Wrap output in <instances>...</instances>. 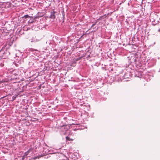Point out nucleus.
<instances>
[{"label":"nucleus","mask_w":160,"mask_h":160,"mask_svg":"<svg viewBox=\"0 0 160 160\" xmlns=\"http://www.w3.org/2000/svg\"><path fill=\"white\" fill-rule=\"evenodd\" d=\"M13 3L15 7L19 6L20 5V0H14Z\"/></svg>","instance_id":"1"},{"label":"nucleus","mask_w":160,"mask_h":160,"mask_svg":"<svg viewBox=\"0 0 160 160\" xmlns=\"http://www.w3.org/2000/svg\"><path fill=\"white\" fill-rule=\"evenodd\" d=\"M55 12L54 11H53L52 12H51V15L50 16V18L52 19H54L55 18Z\"/></svg>","instance_id":"2"},{"label":"nucleus","mask_w":160,"mask_h":160,"mask_svg":"<svg viewBox=\"0 0 160 160\" xmlns=\"http://www.w3.org/2000/svg\"><path fill=\"white\" fill-rule=\"evenodd\" d=\"M27 112V109H26V108H25L24 109V110H23V115L24 116H25V117H26V116H27V114H26Z\"/></svg>","instance_id":"3"},{"label":"nucleus","mask_w":160,"mask_h":160,"mask_svg":"<svg viewBox=\"0 0 160 160\" xmlns=\"http://www.w3.org/2000/svg\"><path fill=\"white\" fill-rule=\"evenodd\" d=\"M30 151H31V150L29 149L27 152H26L25 153V155H24V157L25 156H26L28 154V153L30 152Z\"/></svg>","instance_id":"4"},{"label":"nucleus","mask_w":160,"mask_h":160,"mask_svg":"<svg viewBox=\"0 0 160 160\" xmlns=\"http://www.w3.org/2000/svg\"><path fill=\"white\" fill-rule=\"evenodd\" d=\"M29 16L28 15H25L23 17H22V18H29Z\"/></svg>","instance_id":"5"},{"label":"nucleus","mask_w":160,"mask_h":160,"mask_svg":"<svg viewBox=\"0 0 160 160\" xmlns=\"http://www.w3.org/2000/svg\"><path fill=\"white\" fill-rule=\"evenodd\" d=\"M18 95H15H15H14V96H13L12 97V99H13V100H15V99H16V97H18Z\"/></svg>","instance_id":"6"},{"label":"nucleus","mask_w":160,"mask_h":160,"mask_svg":"<svg viewBox=\"0 0 160 160\" xmlns=\"http://www.w3.org/2000/svg\"><path fill=\"white\" fill-rule=\"evenodd\" d=\"M66 139L68 140V141H70V138L69 137H66Z\"/></svg>","instance_id":"7"},{"label":"nucleus","mask_w":160,"mask_h":160,"mask_svg":"<svg viewBox=\"0 0 160 160\" xmlns=\"http://www.w3.org/2000/svg\"><path fill=\"white\" fill-rule=\"evenodd\" d=\"M106 16V15H104V16H102V17H101L100 18L98 19V20H101L102 19L101 18H103L104 17V16Z\"/></svg>","instance_id":"8"},{"label":"nucleus","mask_w":160,"mask_h":160,"mask_svg":"<svg viewBox=\"0 0 160 160\" xmlns=\"http://www.w3.org/2000/svg\"><path fill=\"white\" fill-rule=\"evenodd\" d=\"M37 158V157H34V159H36V158Z\"/></svg>","instance_id":"9"},{"label":"nucleus","mask_w":160,"mask_h":160,"mask_svg":"<svg viewBox=\"0 0 160 160\" xmlns=\"http://www.w3.org/2000/svg\"><path fill=\"white\" fill-rule=\"evenodd\" d=\"M1 66L2 67V66H3V64H2V65H1Z\"/></svg>","instance_id":"10"},{"label":"nucleus","mask_w":160,"mask_h":160,"mask_svg":"<svg viewBox=\"0 0 160 160\" xmlns=\"http://www.w3.org/2000/svg\"><path fill=\"white\" fill-rule=\"evenodd\" d=\"M18 32H20V30H19V31H18Z\"/></svg>","instance_id":"11"},{"label":"nucleus","mask_w":160,"mask_h":160,"mask_svg":"<svg viewBox=\"0 0 160 160\" xmlns=\"http://www.w3.org/2000/svg\"><path fill=\"white\" fill-rule=\"evenodd\" d=\"M8 45V44H7V45ZM8 46H10V45H9V44H8Z\"/></svg>","instance_id":"12"},{"label":"nucleus","mask_w":160,"mask_h":160,"mask_svg":"<svg viewBox=\"0 0 160 160\" xmlns=\"http://www.w3.org/2000/svg\"><path fill=\"white\" fill-rule=\"evenodd\" d=\"M26 120V119H22V120Z\"/></svg>","instance_id":"13"},{"label":"nucleus","mask_w":160,"mask_h":160,"mask_svg":"<svg viewBox=\"0 0 160 160\" xmlns=\"http://www.w3.org/2000/svg\"><path fill=\"white\" fill-rule=\"evenodd\" d=\"M94 25V24H93V25H92V26H93Z\"/></svg>","instance_id":"14"},{"label":"nucleus","mask_w":160,"mask_h":160,"mask_svg":"<svg viewBox=\"0 0 160 160\" xmlns=\"http://www.w3.org/2000/svg\"><path fill=\"white\" fill-rule=\"evenodd\" d=\"M23 111H22V112H23Z\"/></svg>","instance_id":"15"},{"label":"nucleus","mask_w":160,"mask_h":160,"mask_svg":"<svg viewBox=\"0 0 160 160\" xmlns=\"http://www.w3.org/2000/svg\"><path fill=\"white\" fill-rule=\"evenodd\" d=\"M23 111H22V112H23Z\"/></svg>","instance_id":"16"},{"label":"nucleus","mask_w":160,"mask_h":160,"mask_svg":"<svg viewBox=\"0 0 160 160\" xmlns=\"http://www.w3.org/2000/svg\"><path fill=\"white\" fill-rule=\"evenodd\" d=\"M22 116V114L21 116Z\"/></svg>","instance_id":"17"},{"label":"nucleus","mask_w":160,"mask_h":160,"mask_svg":"<svg viewBox=\"0 0 160 160\" xmlns=\"http://www.w3.org/2000/svg\"><path fill=\"white\" fill-rule=\"evenodd\" d=\"M22 159H23V158H22Z\"/></svg>","instance_id":"18"}]
</instances>
